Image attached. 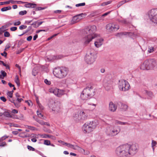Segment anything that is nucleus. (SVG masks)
Instances as JSON below:
<instances>
[{"instance_id": "nucleus-64", "label": "nucleus", "mask_w": 157, "mask_h": 157, "mask_svg": "<svg viewBox=\"0 0 157 157\" xmlns=\"http://www.w3.org/2000/svg\"><path fill=\"white\" fill-rule=\"evenodd\" d=\"M92 40H86L84 42V44L86 45L88 44Z\"/></svg>"}, {"instance_id": "nucleus-45", "label": "nucleus", "mask_w": 157, "mask_h": 157, "mask_svg": "<svg viewBox=\"0 0 157 157\" xmlns=\"http://www.w3.org/2000/svg\"><path fill=\"white\" fill-rule=\"evenodd\" d=\"M111 1H109L103 3L101 4V6H104L107 5L109 4H110L111 3Z\"/></svg>"}, {"instance_id": "nucleus-63", "label": "nucleus", "mask_w": 157, "mask_h": 157, "mask_svg": "<svg viewBox=\"0 0 157 157\" xmlns=\"http://www.w3.org/2000/svg\"><path fill=\"white\" fill-rule=\"evenodd\" d=\"M58 34H54L53 35L49 37L47 39H52L54 37L56 36Z\"/></svg>"}, {"instance_id": "nucleus-51", "label": "nucleus", "mask_w": 157, "mask_h": 157, "mask_svg": "<svg viewBox=\"0 0 157 157\" xmlns=\"http://www.w3.org/2000/svg\"><path fill=\"white\" fill-rule=\"evenodd\" d=\"M23 35H24V39H26V38L28 37V35L26 33H23L21 35H19V36H21Z\"/></svg>"}, {"instance_id": "nucleus-6", "label": "nucleus", "mask_w": 157, "mask_h": 157, "mask_svg": "<svg viewBox=\"0 0 157 157\" xmlns=\"http://www.w3.org/2000/svg\"><path fill=\"white\" fill-rule=\"evenodd\" d=\"M97 57L96 54L93 49H90L87 52L85 57V61L88 64H92Z\"/></svg>"}, {"instance_id": "nucleus-55", "label": "nucleus", "mask_w": 157, "mask_h": 157, "mask_svg": "<svg viewBox=\"0 0 157 157\" xmlns=\"http://www.w3.org/2000/svg\"><path fill=\"white\" fill-rule=\"evenodd\" d=\"M7 94L10 98H12L13 97L12 93H11L10 92L8 91L7 93Z\"/></svg>"}, {"instance_id": "nucleus-50", "label": "nucleus", "mask_w": 157, "mask_h": 157, "mask_svg": "<svg viewBox=\"0 0 157 157\" xmlns=\"http://www.w3.org/2000/svg\"><path fill=\"white\" fill-rule=\"evenodd\" d=\"M44 82L47 85H50L51 83L50 81L48 80L47 79H45L44 80Z\"/></svg>"}, {"instance_id": "nucleus-40", "label": "nucleus", "mask_w": 157, "mask_h": 157, "mask_svg": "<svg viewBox=\"0 0 157 157\" xmlns=\"http://www.w3.org/2000/svg\"><path fill=\"white\" fill-rule=\"evenodd\" d=\"M125 2H126L125 1H124V0L122 1L121 2H119V3L117 5V6L118 7H119L120 6H121V5H122Z\"/></svg>"}, {"instance_id": "nucleus-46", "label": "nucleus", "mask_w": 157, "mask_h": 157, "mask_svg": "<svg viewBox=\"0 0 157 157\" xmlns=\"http://www.w3.org/2000/svg\"><path fill=\"white\" fill-rule=\"evenodd\" d=\"M26 127L27 128H28V129L31 130H34L35 129V128L33 126L27 125Z\"/></svg>"}, {"instance_id": "nucleus-61", "label": "nucleus", "mask_w": 157, "mask_h": 157, "mask_svg": "<svg viewBox=\"0 0 157 157\" xmlns=\"http://www.w3.org/2000/svg\"><path fill=\"white\" fill-rule=\"evenodd\" d=\"M6 145V144L5 142H2V143H0V147H4Z\"/></svg>"}, {"instance_id": "nucleus-32", "label": "nucleus", "mask_w": 157, "mask_h": 157, "mask_svg": "<svg viewBox=\"0 0 157 157\" xmlns=\"http://www.w3.org/2000/svg\"><path fill=\"white\" fill-rule=\"evenodd\" d=\"M115 123L116 124H119L121 125H124L127 123L126 122H122L117 120H116Z\"/></svg>"}, {"instance_id": "nucleus-26", "label": "nucleus", "mask_w": 157, "mask_h": 157, "mask_svg": "<svg viewBox=\"0 0 157 157\" xmlns=\"http://www.w3.org/2000/svg\"><path fill=\"white\" fill-rule=\"evenodd\" d=\"M40 136L43 138H51L52 137H53V136L51 135H49L46 134H40Z\"/></svg>"}, {"instance_id": "nucleus-33", "label": "nucleus", "mask_w": 157, "mask_h": 157, "mask_svg": "<svg viewBox=\"0 0 157 157\" xmlns=\"http://www.w3.org/2000/svg\"><path fill=\"white\" fill-rule=\"evenodd\" d=\"M5 30V29L3 28H2V27L0 28V38L3 36V33Z\"/></svg>"}, {"instance_id": "nucleus-60", "label": "nucleus", "mask_w": 157, "mask_h": 157, "mask_svg": "<svg viewBox=\"0 0 157 157\" xmlns=\"http://www.w3.org/2000/svg\"><path fill=\"white\" fill-rule=\"evenodd\" d=\"M21 22L20 21H18L17 22H16L14 23V25L15 26L18 25H20Z\"/></svg>"}, {"instance_id": "nucleus-20", "label": "nucleus", "mask_w": 157, "mask_h": 157, "mask_svg": "<svg viewBox=\"0 0 157 157\" xmlns=\"http://www.w3.org/2000/svg\"><path fill=\"white\" fill-rule=\"evenodd\" d=\"M103 40H97L94 42L95 46L97 48L100 47L102 44Z\"/></svg>"}, {"instance_id": "nucleus-53", "label": "nucleus", "mask_w": 157, "mask_h": 157, "mask_svg": "<svg viewBox=\"0 0 157 157\" xmlns=\"http://www.w3.org/2000/svg\"><path fill=\"white\" fill-rule=\"evenodd\" d=\"M37 22L35 21L33 24H31L32 25H33L34 27V28H37L38 27V25L36 24Z\"/></svg>"}, {"instance_id": "nucleus-22", "label": "nucleus", "mask_w": 157, "mask_h": 157, "mask_svg": "<svg viewBox=\"0 0 157 157\" xmlns=\"http://www.w3.org/2000/svg\"><path fill=\"white\" fill-rule=\"evenodd\" d=\"M36 5L35 4L32 3H28L25 5V7L27 8H34L36 7Z\"/></svg>"}, {"instance_id": "nucleus-44", "label": "nucleus", "mask_w": 157, "mask_h": 157, "mask_svg": "<svg viewBox=\"0 0 157 157\" xmlns=\"http://www.w3.org/2000/svg\"><path fill=\"white\" fill-rule=\"evenodd\" d=\"M85 5V2L79 3L78 4H77L75 5V6L77 7L80 6H84Z\"/></svg>"}, {"instance_id": "nucleus-5", "label": "nucleus", "mask_w": 157, "mask_h": 157, "mask_svg": "<svg viewBox=\"0 0 157 157\" xmlns=\"http://www.w3.org/2000/svg\"><path fill=\"white\" fill-rule=\"evenodd\" d=\"M68 72V69L65 67L56 68L53 71V74L57 77L62 78L66 77Z\"/></svg>"}, {"instance_id": "nucleus-59", "label": "nucleus", "mask_w": 157, "mask_h": 157, "mask_svg": "<svg viewBox=\"0 0 157 157\" xmlns=\"http://www.w3.org/2000/svg\"><path fill=\"white\" fill-rule=\"evenodd\" d=\"M1 54L2 56L6 57L7 55V53L5 51L3 52V53H1Z\"/></svg>"}, {"instance_id": "nucleus-19", "label": "nucleus", "mask_w": 157, "mask_h": 157, "mask_svg": "<svg viewBox=\"0 0 157 157\" xmlns=\"http://www.w3.org/2000/svg\"><path fill=\"white\" fill-rule=\"evenodd\" d=\"M112 82L110 80H108L105 78L103 81V85L105 87H110L112 84Z\"/></svg>"}, {"instance_id": "nucleus-54", "label": "nucleus", "mask_w": 157, "mask_h": 157, "mask_svg": "<svg viewBox=\"0 0 157 157\" xmlns=\"http://www.w3.org/2000/svg\"><path fill=\"white\" fill-rule=\"evenodd\" d=\"M0 99L3 102H5L6 101V98L4 96H2L0 97Z\"/></svg>"}, {"instance_id": "nucleus-24", "label": "nucleus", "mask_w": 157, "mask_h": 157, "mask_svg": "<svg viewBox=\"0 0 157 157\" xmlns=\"http://www.w3.org/2000/svg\"><path fill=\"white\" fill-rule=\"evenodd\" d=\"M2 115H4L6 117H8L11 118L12 117V115L10 114V113L8 112V110H7V111H5L3 113H2Z\"/></svg>"}, {"instance_id": "nucleus-42", "label": "nucleus", "mask_w": 157, "mask_h": 157, "mask_svg": "<svg viewBox=\"0 0 157 157\" xmlns=\"http://www.w3.org/2000/svg\"><path fill=\"white\" fill-rule=\"evenodd\" d=\"M27 13V11L26 10L22 11L19 12V14L23 15Z\"/></svg>"}, {"instance_id": "nucleus-38", "label": "nucleus", "mask_w": 157, "mask_h": 157, "mask_svg": "<svg viewBox=\"0 0 157 157\" xmlns=\"http://www.w3.org/2000/svg\"><path fill=\"white\" fill-rule=\"evenodd\" d=\"M75 147H77V148H78L82 154H83V152H84V151H85V150L77 145H75Z\"/></svg>"}, {"instance_id": "nucleus-25", "label": "nucleus", "mask_w": 157, "mask_h": 157, "mask_svg": "<svg viewBox=\"0 0 157 157\" xmlns=\"http://www.w3.org/2000/svg\"><path fill=\"white\" fill-rule=\"evenodd\" d=\"M119 105H121V108L124 110H126L128 108V106L124 104H123L121 102L119 103Z\"/></svg>"}, {"instance_id": "nucleus-48", "label": "nucleus", "mask_w": 157, "mask_h": 157, "mask_svg": "<svg viewBox=\"0 0 157 157\" xmlns=\"http://www.w3.org/2000/svg\"><path fill=\"white\" fill-rule=\"evenodd\" d=\"M6 48L4 49V51H6L7 49H9V48L10 47V43H8L7 44L6 47Z\"/></svg>"}, {"instance_id": "nucleus-56", "label": "nucleus", "mask_w": 157, "mask_h": 157, "mask_svg": "<svg viewBox=\"0 0 157 157\" xmlns=\"http://www.w3.org/2000/svg\"><path fill=\"white\" fill-rule=\"evenodd\" d=\"M15 82L16 83L20 82L19 79L17 75L16 76V78L15 79Z\"/></svg>"}, {"instance_id": "nucleus-1", "label": "nucleus", "mask_w": 157, "mask_h": 157, "mask_svg": "<svg viewBox=\"0 0 157 157\" xmlns=\"http://www.w3.org/2000/svg\"><path fill=\"white\" fill-rule=\"evenodd\" d=\"M96 27L95 25H89L85 27L82 30L81 36L83 39H103L99 34L95 33Z\"/></svg>"}, {"instance_id": "nucleus-43", "label": "nucleus", "mask_w": 157, "mask_h": 157, "mask_svg": "<svg viewBox=\"0 0 157 157\" xmlns=\"http://www.w3.org/2000/svg\"><path fill=\"white\" fill-rule=\"evenodd\" d=\"M27 148L29 151H34L35 149L33 148L32 147L28 145L27 146Z\"/></svg>"}, {"instance_id": "nucleus-21", "label": "nucleus", "mask_w": 157, "mask_h": 157, "mask_svg": "<svg viewBox=\"0 0 157 157\" xmlns=\"http://www.w3.org/2000/svg\"><path fill=\"white\" fill-rule=\"evenodd\" d=\"M80 21L79 19L78 18L77 15L73 17L72 20L71 21V24H73L79 21Z\"/></svg>"}, {"instance_id": "nucleus-23", "label": "nucleus", "mask_w": 157, "mask_h": 157, "mask_svg": "<svg viewBox=\"0 0 157 157\" xmlns=\"http://www.w3.org/2000/svg\"><path fill=\"white\" fill-rule=\"evenodd\" d=\"M38 72V70L37 67H34L33 70L32 71V75L34 76H35L36 75H37Z\"/></svg>"}, {"instance_id": "nucleus-17", "label": "nucleus", "mask_w": 157, "mask_h": 157, "mask_svg": "<svg viewBox=\"0 0 157 157\" xmlns=\"http://www.w3.org/2000/svg\"><path fill=\"white\" fill-rule=\"evenodd\" d=\"M117 108V105L113 103L112 101H110L109 104V110L112 112H114Z\"/></svg>"}, {"instance_id": "nucleus-31", "label": "nucleus", "mask_w": 157, "mask_h": 157, "mask_svg": "<svg viewBox=\"0 0 157 157\" xmlns=\"http://www.w3.org/2000/svg\"><path fill=\"white\" fill-rule=\"evenodd\" d=\"M157 144V142L156 141L152 140V141L151 143V147L152 148L153 150L154 151L155 149V148L154 147Z\"/></svg>"}, {"instance_id": "nucleus-36", "label": "nucleus", "mask_w": 157, "mask_h": 157, "mask_svg": "<svg viewBox=\"0 0 157 157\" xmlns=\"http://www.w3.org/2000/svg\"><path fill=\"white\" fill-rule=\"evenodd\" d=\"M4 36L5 37H9L10 36V34L8 32L4 31Z\"/></svg>"}, {"instance_id": "nucleus-34", "label": "nucleus", "mask_w": 157, "mask_h": 157, "mask_svg": "<svg viewBox=\"0 0 157 157\" xmlns=\"http://www.w3.org/2000/svg\"><path fill=\"white\" fill-rule=\"evenodd\" d=\"M12 23H8L5 25L2 26V28H3L5 29L8 27L9 26L11 25H12Z\"/></svg>"}, {"instance_id": "nucleus-30", "label": "nucleus", "mask_w": 157, "mask_h": 157, "mask_svg": "<svg viewBox=\"0 0 157 157\" xmlns=\"http://www.w3.org/2000/svg\"><path fill=\"white\" fill-rule=\"evenodd\" d=\"M117 21L119 22L122 24H126L127 23V22L125 19H117Z\"/></svg>"}, {"instance_id": "nucleus-37", "label": "nucleus", "mask_w": 157, "mask_h": 157, "mask_svg": "<svg viewBox=\"0 0 157 157\" xmlns=\"http://www.w3.org/2000/svg\"><path fill=\"white\" fill-rule=\"evenodd\" d=\"M0 73L4 77H6L7 75L6 73L4 71L1 70L0 71Z\"/></svg>"}, {"instance_id": "nucleus-12", "label": "nucleus", "mask_w": 157, "mask_h": 157, "mask_svg": "<svg viewBox=\"0 0 157 157\" xmlns=\"http://www.w3.org/2000/svg\"><path fill=\"white\" fill-rule=\"evenodd\" d=\"M51 93H53L57 97H60L64 94V91L63 90H59L57 88H51L49 89Z\"/></svg>"}, {"instance_id": "nucleus-2", "label": "nucleus", "mask_w": 157, "mask_h": 157, "mask_svg": "<svg viewBox=\"0 0 157 157\" xmlns=\"http://www.w3.org/2000/svg\"><path fill=\"white\" fill-rule=\"evenodd\" d=\"M129 144H128L120 146L117 148L116 154L118 156L120 157H129Z\"/></svg>"}, {"instance_id": "nucleus-62", "label": "nucleus", "mask_w": 157, "mask_h": 157, "mask_svg": "<svg viewBox=\"0 0 157 157\" xmlns=\"http://www.w3.org/2000/svg\"><path fill=\"white\" fill-rule=\"evenodd\" d=\"M17 29V27H12L10 28V30L11 31H15Z\"/></svg>"}, {"instance_id": "nucleus-3", "label": "nucleus", "mask_w": 157, "mask_h": 157, "mask_svg": "<svg viewBox=\"0 0 157 157\" xmlns=\"http://www.w3.org/2000/svg\"><path fill=\"white\" fill-rule=\"evenodd\" d=\"M95 89L92 86L86 87L83 90L81 94V98L83 100L89 99L95 95Z\"/></svg>"}, {"instance_id": "nucleus-35", "label": "nucleus", "mask_w": 157, "mask_h": 157, "mask_svg": "<svg viewBox=\"0 0 157 157\" xmlns=\"http://www.w3.org/2000/svg\"><path fill=\"white\" fill-rule=\"evenodd\" d=\"M9 136L5 135L0 138V142L2 141L3 140H5L6 138L8 137Z\"/></svg>"}, {"instance_id": "nucleus-11", "label": "nucleus", "mask_w": 157, "mask_h": 157, "mask_svg": "<svg viewBox=\"0 0 157 157\" xmlns=\"http://www.w3.org/2000/svg\"><path fill=\"white\" fill-rule=\"evenodd\" d=\"M129 147L128 152L130 154V156L135 155L137 151V147L135 144L130 145L129 144Z\"/></svg>"}, {"instance_id": "nucleus-27", "label": "nucleus", "mask_w": 157, "mask_h": 157, "mask_svg": "<svg viewBox=\"0 0 157 157\" xmlns=\"http://www.w3.org/2000/svg\"><path fill=\"white\" fill-rule=\"evenodd\" d=\"M77 16L79 19V20H80L83 18L85 17L86 16V14L85 13H82L78 14Z\"/></svg>"}, {"instance_id": "nucleus-8", "label": "nucleus", "mask_w": 157, "mask_h": 157, "mask_svg": "<svg viewBox=\"0 0 157 157\" xmlns=\"http://www.w3.org/2000/svg\"><path fill=\"white\" fill-rule=\"evenodd\" d=\"M148 16L152 22L157 24V9L151 10L149 12Z\"/></svg>"}, {"instance_id": "nucleus-49", "label": "nucleus", "mask_w": 157, "mask_h": 157, "mask_svg": "<svg viewBox=\"0 0 157 157\" xmlns=\"http://www.w3.org/2000/svg\"><path fill=\"white\" fill-rule=\"evenodd\" d=\"M9 4V2H8V1H6V2H0V6L2 5H3Z\"/></svg>"}, {"instance_id": "nucleus-10", "label": "nucleus", "mask_w": 157, "mask_h": 157, "mask_svg": "<svg viewBox=\"0 0 157 157\" xmlns=\"http://www.w3.org/2000/svg\"><path fill=\"white\" fill-rule=\"evenodd\" d=\"M106 29L109 31L111 32L117 30L119 29V26L113 23H109L106 25Z\"/></svg>"}, {"instance_id": "nucleus-52", "label": "nucleus", "mask_w": 157, "mask_h": 157, "mask_svg": "<svg viewBox=\"0 0 157 157\" xmlns=\"http://www.w3.org/2000/svg\"><path fill=\"white\" fill-rule=\"evenodd\" d=\"M27 28V26L25 25H22L19 27V29H25Z\"/></svg>"}, {"instance_id": "nucleus-15", "label": "nucleus", "mask_w": 157, "mask_h": 157, "mask_svg": "<svg viewBox=\"0 0 157 157\" xmlns=\"http://www.w3.org/2000/svg\"><path fill=\"white\" fill-rule=\"evenodd\" d=\"M53 105L52 109V111L57 112L59 111L61 107V104L59 102H55Z\"/></svg>"}, {"instance_id": "nucleus-4", "label": "nucleus", "mask_w": 157, "mask_h": 157, "mask_svg": "<svg viewBox=\"0 0 157 157\" xmlns=\"http://www.w3.org/2000/svg\"><path fill=\"white\" fill-rule=\"evenodd\" d=\"M157 67V62L153 59H150L145 60L140 67L143 70H149L153 69Z\"/></svg>"}, {"instance_id": "nucleus-14", "label": "nucleus", "mask_w": 157, "mask_h": 157, "mask_svg": "<svg viewBox=\"0 0 157 157\" xmlns=\"http://www.w3.org/2000/svg\"><path fill=\"white\" fill-rule=\"evenodd\" d=\"M120 131L121 129L119 127H114L113 130H110L109 133H108L107 134L110 136H114L120 132Z\"/></svg>"}, {"instance_id": "nucleus-28", "label": "nucleus", "mask_w": 157, "mask_h": 157, "mask_svg": "<svg viewBox=\"0 0 157 157\" xmlns=\"http://www.w3.org/2000/svg\"><path fill=\"white\" fill-rule=\"evenodd\" d=\"M11 7L9 6L6 7H4L2 8L1 9V10L2 12L5 11L7 10H10L11 9Z\"/></svg>"}, {"instance_id": "nucleus-57", "label": "nucleus", "mask_w": 157, "mask_h": 157, "mask_svg": "<svg viewBox=\"0 0 157 157\" xmlns=\"http://www.w3.org/2000/svg\"><path fill=\"white\" fill-rule=\"evenodd\" d=\"M147 94L149 95V96L151 97L153 95L151 91H146Z\"/></svg>"}, {"instance_id": "nucleus-58", "label": "nucleus", "mask_w": 157, "mask_h": 157, "mask_svg": "<svg viewBox=\"0 0 157 157\" xmlns=\"http://www.w3.org/2000/svg\"><path fill=\"white\" fill-rule=\"evenodd\" d=\"M44 130L45 132H48L49 133H51L52 132L51 130L50 129H44Z\"/></svg>"}, {"instance_id": "nucleus-9", "label": "nucleus", "mask_w": 157, "mask_h": 157, "mask_svg": "<svg viewBox=\"0 0 157 157\" xmlns=\"http://www.w3.org/2000/svg\"><path fill=\"white\" fill-rule=\"evenodd\" d=\"M116 36L119 37H121L124 36H129L132 38L135 37L136 35L132 32H121L116 34Z\"/></svg>"}, {"instance_id": "nucleus-7", "label": "nucleus", "mask_w": 157, "mask_h": 157, "mask_svg": "<svg viewBox=\"0 0 157 157\" xmlns=\"http://www.w3.org/2000/svg\"><path fill=\"white\" fill-rule=\"evenodd\" d=\"M118 87L120 90L125 91L129 89L130 86L127 81L121 79L119 81Z\"/></svg>"}, {"instance_id": "nucleus-18", "label": "nucleus", "mask_w": 157, "mask_h": 157, "mask_svg": "<svg viewBox=\"0 0 157 157\" xmlns=\"http://www.w3.org/2000/svg\"><path fill=\"white\" fill-rule=\"evenodd\" d=\"M89 126H91L93 130L95 129L98 124V122L97 120H95L94 121H90L89 123Z\"/></svg>"}, {"instance_id": "nucleus-39", "label": "nucleus", "mask_w": 157, "mask_h": 157, "mask_svg": "<svg viewBox=\"0 0 157 157\" xmlns=\"http://www.w3.org/2000/svg\"><path fill=\"white\" fill-rule=\"evenodd\" d=\"M37 115L39 117H40V118H41V117H43L42 118L43 119H44V117H43V115L41 113L38 112V111H37Z\"/></svg>"}, {"instance_id": "nucleus-16", "label": "nucleus", "mask_w": 157, "mask_h": 157, "mask_svg": "<svg viewBox=\"0 0 157 157\" xmlns=\"http://www.w3.org/2000/svg\"><path fill=\"white\" fill-rule=\"evenodd\" d=\"M82 129L85 133H89L92 131L93 130L91 126H89V124L85 123L82 126Z\"/></svg>"}, {"instance_id": "nucleus-13", "label": "nucleus", "mask_w": 157, "mask_h": 157, "mask_svg": "<svg viewBox=\"0 0 157 157\" xmlns=\"http://www.w3.org/2000/svg\"><path fill=\"white\" fill-rule=\"evenodd\" d=\"M87 116L83 111H80L79 114H75L74 115L75 117L76 118L77 117H78V118H76L75 119L76 121L81 120H85Z\"/></svg>"}, {"instance_id": "nucleus-47", "label": "nucleus", "mask_w": 157, "mask_h": 157, "mask_svg": "<svg viewBox=\"0 0 157 157\" xmlns=\"http://www.w3.org/2000/svg\"><path fill=\"white\" fill-rule=\"evenodd\" d=\"M25 102L27 103L29 106H32L33 104L32 101L30 100L29 101H25Z\"/></svg>"}, {"instance_id": "nucleus-29", "label": "nucleus", "mask_w": 157, "mask_h": 157, "mask_svg": "<svg viewBox=\"0 0 157 157\" xmlns=\"http://www.w3.org/2000/svg\"><path fill=\"white\" fill-rule=\"evenodd\" d=\"M154 51V48L151 46H148V52L149 53L153 52Z\"/></svg>"}, {"instance_id": "nucleus-41", "label": "nucleus", "mask_w": 157, "mask_h": 157, "mask_svg": "<svg viewBox=\"0 0 157 157\" xmlns=\"http://www.w3.org/2000/svg\"><path fill=\"white\" fill-rule=\"evenodd\" d=\"M44 144L47 145H51L50 141L48 140H44Z\"/></svg>"}]
</instances>
